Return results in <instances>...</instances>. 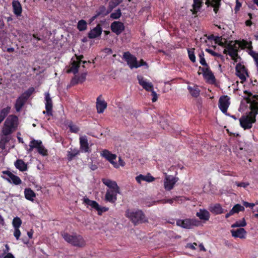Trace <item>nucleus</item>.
<instances>
[{
    "label": "nucleus",
    "instance_id": "1",
    "mask_svg": "<svg viewBox=\"0 0 258 258\" xmlns=\"http://www.w3.org/2000/svg\"><path fill=\"white\" fill-rule=\"evenodd\" d=\"M251 111L249 114L242 116L239 119L240 125L244 130L250 128L255 121V115L258 114V95L255 96L250 104Z\"/></svg>",
    "mask_w": 258,
    "mask_h": 258
},
{
    "label": "nucleus",
    "instance_id": "2",
    "mask_svg": "<svg viewBox=\"0 0 258 258\" xmlns=\"http://www.w3.org/2000/svg\"><path fill=\"white\" fill-rule=\"evenodd\" d=\"M19 125V119L17 116L14 115H9L4 122L2 128L1 140L8 142L9 139L6 136L11 135L15 132Z\"/></svg>",
    "mask_w": 258,
    "mask_h": 258
},
{
    "label": "nucleus",
    "instance_id": "3",
    "mask_svg": "<svg viewBox=\"0 0 258 258\" xmlns=\"http://www.w3.org/2000/svg\"><path fill=\"white\" fill-rule=\"evenodd\" d=\"M125 216L135 225L148 222V219L141 210H127L125 212Z\"/></svg>",
    "mask_w": 258,
    "mask_h": 258
},
{
    "label": "nucleus",
    "instance_id": "4",
    "mask_svg": "<svg viewBox=\"0 0 258 258\" xmlns=\"http://www.w3.org/2000/svg\"><path fill=\"white\" fill-rule=\"evenodd\" d=\"M203 0H194L192 5L193 9L191 10L193 14H195L200 10ZM220 0H206L205 4L208 6H211L214 8L213 10L215 13H217L219 6Z\"/></svg>",
    "mask_w": 258,
    "mask_h": 258
},
{
    "label": "nucleus",
    "instance_id": "5",
    "mask_svg": "<svg viewBox=\"0 0 258 258\" xmlns=\"http://www.w3.org/2000/svg\"><path fill=\"white\" fill-rule=\"evenodd\" d=\"M64 239L68 243L77 247H83L86 244V242L83 237L80 235H70L67 233L61 234Z\"/></svg>",
    "mask_w": 258,
    "mask_h": 258
},
{
    "label": "nucleus",
    "instance_id": "6",
    "mask_svg": "<svg viewBox=\"0 0 258 258\" xmlns=\"http://www.w3.org/2000/svg\"><path fill=\"white\" fill-rule=\"evenodd\" d=\"M239 48V45L237 41H230L226 43L223 51L224 54H228L233 59L236 60L238 58L237 51Z\"/></svg>",
    "mask_w": 258,
    "mask_h": 258
},
{
    "label": "nucleus",
    "instance_id": "7",
    "mask_svg": "<svg viewBox=\"0 0 258 258\" xmlns=\"http://www.w3.org/2000/svg\"><path fill=\"white\" fill-rule=\"evenodd\" d=\"M123 56L131 69L138 68L142 66H146L148 67L147 63L143 59L138 62L137 58L128 52H124Z\"/></svg>",
    "mask_w": 258,
    "mask_h": 258
},
{
    "label": "nucleus",
    "instance_id": "8",
    "mask_svg": "<svg viewBox=\"0 0 258 258\" xmlns=\"http://www.w3.org/2000/svg\"><path fill=\"white\" fill-rule=\"evenodd\" d=\"M201 224V222L197 219H178L176 221V225L185 229H191L194 227H198Z\"/></svg>",
    "mask_w": 258,
    "mask_h": 258
},
{
    "label": "nucleus",
    "instance_id": "9",
    "mask_svg": "<svg viewBox=\"0 0 258 258\" xmlns=\"http://www.w3.org/2000/svg\"><path fill=\"white\" fill-rule=\"evenodd\" d=\"M83 203L95 209L97 211L99 215H101L103 212H106L108 210L107 208L100 207L96 202L90 200L87 198H84L83 199Z\"/></svg>",
    "mask_w": 258,
    "mask_h": 258
},
{
    "label": "nucleus",
    "instance_id": "10",
    "mask_svg": "<svg viewBox=\"0 0 258 258\" xmlns=\"http://www.w3.org/2000/svg\"><path fill=\"white\" fill-rule=\"evenodd\" d=\"M83 58V55L76 56V58H72L71 63L70 64V68L67 70V73H73L76 74L78 72V68L80 66L82 58Z\"/></svg>",
    "mask_w": 258,
    "mask_h": 258
},
{
    "label": "nucleus",
    "instance_id": "11",
    "mask_svg": "<svg viewBox=\"0 0 258 258\" xmlns=\"http://www.w3.org/2000/svg\"><path fill=\"white\" fill-rule=\"evenodd\" d=\"M178 181V178L172 175L165 174V177L164 180V186L166 190H170L172 189L175 183Z\"/></svg>",
    "mask_w": 258,
    "mask_h": 258
},
{
    "label": "nucleus",
    "instance_id": "12",
    "mask_svg": "<svg viewBox=\"0 0 258 258\" xmlns=\"http://www.w3.org/2000/svg\"><path fill=\"white\" fill-rule=\"evenodd\" d=\"M3 174L6 175L5 178L9 182L13 183L16 185H18L21 183V180L20 178L11 173L9 171H4L3 172Z\"/></svg>",
    "mask_w": 258,
    "mask_h": 258
},
{
    "label": "nucleus",
    "instance_id": "13",
    "mask_svg": "<svg viewBox=\"0 0 258 258\" xmlns=\"http://www.w3.org/2000/svg\"><path fill=\"white\" fill-rule=\"evenodd\" d=\"M137 79L139 84L147 91H151L153 90V85L151 82L148 81L142 76H138Z\"/></svg>",
    "mask_w": 258,
    "mask_h": 258
},
{
    "label": "nucleus",
    "instance_id": "14",
    "mask_svg": "<svg viewBox=\"0 0 258 258\" xmlns=\"http://www.w3.org/2000/svg\"><path fill=\"white\" fill-rule=\"evenodd\" d=\"M45 100L46 111H43V113L45 114L46 113L49 116L52 115V101L48 92L45 93Z\"/></svg>",
    "mask_w": 258,
    "mask_h": 258
},
{
    "label": "nucleus",
    "instance_id": "15",
    "mask_svg": "<svg viewBox=\"0 0 258 258\" xmlns=\"http://www.w3.org/2000/svg\"><path fill=\"white\" fill-rule=\"evenodd\" d=\"M230 105L229 98L227 96L221 97L219 100V107L220 110L225 113Z\"/></svg>",
    "mask_w": 258,
    "mask_h": 258
},
{
    "label": "nucleus",
    "instance_id": "16",
    "mask_svg": "<svg viewBox=\"0 0 258 258\" xmlns=\"http://www.w3.org/2000/svg\"><path fill=\"white\" fill-rule=\"evenodd\" d=\"M119 193V189H107L105 194V199L106 201L114 203L117 199V194Z\"/></svg>",
    "mask_w": 258,
    "mask_h": 258
},
{
    "label": "nucleus",
    "instance_id": "17",
    "mask_svg": "<svg viewBox=\"0 0 258 258\" xmlns=\"http://www.w3.org/2000/svg\"><path fill=\"white\" fill-rule=\"evenodd\" d=\"M236 75L242 81H245L248 76L247 71L244 66L241 64H237L236 67Z\"/></svg>",
    "mask_w": 258,
    "mask_h": 258
},
{
    "label": "nucleus",
    "instance_id": "18",
    "mask_svg": "<svg viewBox=\"0 0 258 258\" xmlns=\"http://www.w3.org/2000/svg\"><path fill=\"white\" fill-rule=\"evenodd\" d=\"M230 232L233 237L240 239L245 238L246 235V231L243 228H240L236 230H231Z\"/></svg>",
    "mask_w": 258,
    "mask_h": 258
},
{
    "label": "nucleus",
    "instance_id": "19",
    "mask_svg": "<svg viewBox=\"0 0 258 258\" xmlns=\"http://www.w3.org/2000/svg\"><path fill=\"white\" fill-rule=\"evenodd\" d=\"M111 30L117 35L120 34L124 29L123 23L120 22H114L111 25Z\"/></svg>",
    "mask_w": 258,
    "mask_h": 258
},
{
    "label": "nucleus",
    "instance_id": "20",
    "mask_svg": "<svg viewBox=\"0 0 258 258\" xmlns=\"http://www.w3.org/2000/svg\"><path fill=\"white\" fill-rule=\"evenodd\" d=\"M106 102L101 98V97H98L96 100V108L97 112L99 113H102L106 108Z\"/></svg>",
    "mask_w": 258,
    "mask_h": 258
},
{
    "label": "nucleus",
    "instance_id": "21",
    "mask_svg": "<svg viewBox=\"0 0 258 258\" xmlns=\"http://www.w3.org/2000/svg\"><path fill=\"white\" fill-rule=\"evenodd\" d=\"M196 216L201 220L208 221L210 217V214L208 211L205 209H200L196 213Z\"/></svg>",
    "mask_w": 258,
    "mask_h": 258
},
{
    "label": "nucleus",
    "instance_id": "22",
    "mask_svg": "<svg viewBox=\"0 0 258 258\" xmlns=\"http://www.w3.org/2000/svg\"><path fill=\"white\" fill-rule=\"evenodd\" d=\"M102 33V28L100 25H97L95 28L91 30L88 33V37L91 39L97 38Z\"/></svg>",
    "mask_w": 258,
    "mask_h": 258
},
{
    "label": "nucleus",
    "instance_id": "23",
    "mask_svg": "<svg viewBox=\"0 0 258 258\" xmlns=\"http://www.w3.org/2000/svg\"><path fill=\"white\" fill-rule=\"evenodd\" d=\"M203 76L207 82L213 84L215 82V79L212 72L208 68L203 69Z\"/></svg>",
    "mask_w": 258,
    "mask_h": 258
},
{
    "label": "nucleus",
    "instance_id": "24",
    "mask_svg": "<svg viewBox=\"0 0 258 258\" xmlns=\"http://www.w3.org/2000/svg\"><path fill=\"white\" fill-rule=\"evenodd\" d=\"M155 179V178L149 173L147 175L140 174L136 177V180L139 184H141L142 181L151 182L154 181Z\"/></svg>",
    "mask_w": 258,
    "mask_h": 258
},
{
    "label": "nucleus",
    "instance_id": "25",
    "mask_svg": "<svg viewBox=\"0 0 258 258\" xmlns=\"http://www.w3.org/2000/svg\"><path fill=\"white\" fill-rule=\"evenodd\" d=\"M209 211L216 215L221 214L223 213V209L219 204L211 205L209 207Z\"/></svg>",
    "mask_w": 258,
    "mask_h": 258
},
{
    "label": "nucleus",
    "instance_id": "26",
    "mask_svg": "<svg viewBox=\"0 0 258 258\" xmlns=\"http://www.w3.org/2000/svg\"><path fill=\"white\" fill-rule=\"evenodd\" d=\"M25 95L22 94L16 101L15 108L16 110L18 112L21 110L25 102L27 100V97H25Z\"/></svg>",
    "mask_w": 258,
    "mask_h": 258
},
{
    "label": "nucleus",
    "instance_id": "27",
    "mask_svg": "<svg viewBox=\"0 0 258 258\" xmlns=\"http://www.w3.org/2000/svg\"><path fill=\"white\" fill-rule=\"evenodd\" d=\"M102 182L108 187V189H119L117 183L109 179H103Z\"/></svg>",
    "mask_w": 258,
    "mask_h": 258
},
{
    "label": "nucleus",
    "instance_id": "28",
    "mask_svg": "<svg viewBox=\"0 0 258 258\" xmlns=\"http://www.w3.org/2000/svg\"><path fill=\"white\" fill-rule=\"evenodd\" d=\"M80 149L85 152L89 151V144L86 136H81L80 137Z\"/></svg>",
    "mask_w": 258,
    "mask_h": 258
},
{
    "label": "nucleus",
    "instance_id": "29",
    "mask_svg": "<svg viewBox=\"0 0 258 258\" xmlns=\"http://www.w3.org/2000/svg\"><path fill=\"white\" fill-rule=\"evenodd\" d=\"M14 13L17 16H20L22 13V7L19 2L14 1L12 3Z\"/></svg>",
    "mask_w": 258,
    "mask_h": 258
},
{
    "label": "nucleus",
    "instance_id": "30",
    "mask_svg": "<svg viewBox=\"0 0 258 258\" xmlns=\"http://www.w3.org/2000/svg\"><path fill=\"white\" fill-rule=\"evenodd\" d=\"M15 167L21 171H25L27 170V165L22 160H17L15 163Z\"/></svg>",
    "mask_w": 258,
    "mask_h": 258
},
{
    "label": "nucleus",
    "instance_id": "31",
    "mask_svg": "<svg viewBox=\"0 0 258 258\" xmlns=\"http://www.w3.org/2000/svg\"><path fill=\"white\" fill-rule=\"evenodd\" d=\"M42 142L39 140H33L30 142L29 148L27 149L28 153L31 152L34 148L38 149L39 146L41 145Z\"/></svg>",
    "mask_w": 258,
    "mask_h": 258
},
{
    "label": "nucleus",
    "instance_id": "32",
    "mask_svg": "<svg viewBox=\"0 0 258 258\" xmlns=\"http://www.w3.org/2000/svg\"><path fill=\"white\" fill-rule=\"evenodd\" d=\"M25 197L28 200L33 201L36 197L35 192L30 188H26L24 191Z\"/></svg>",
    "mask_w": 258,
    "mask_h": 258
},
{
    "label": "nucleus",
    "instance_id": "33",
    "mask_svg": "<svg viewBox=\"0 0 258 258\" xmlns=\"http://www.w3.org/2000/svg\"><path fill=\"white\" fill-rule=\"evenodd\" d=\"M100 155L107 161L110 160L112 158H117V156L115 154H112L110 152L107 150H103L101 152Z\"/></svg>",
    "mask_w": 258,
    "mask_h": 258
},
{
    "label": "nucleus",
    "instance_id": "34",
    "mask_svg": "<svg viewBox=\"0 0 258 258\" xmlns=\"http://www.w3.org/2000/svg\"><path fill=\"white\" fill-rule=\"evenodd\" d=\"M188 89L192 97H197L200 94V90L196 86H194L193 87L188 86Z\"/></svg>",
    "mask_w": 258,
    "mask_h": 258
},
{
    "label": "nucleus",
    "instance_id": "35",
    "mask_svg": "<svg viewBox=\"0 0 258 258\" xmlns=\"http://www.w3.org/2000/svg\"><path fill=\"white\" fill-rule=\"evenodd\" d=\"M86 73H83L80 77H75L74 79H73L72 83L74 84L79 83H83L86 79Z\"/></svg>",
    "mask_w": 258,
    "mask_h": 258
},
{
    "label": "nucleus",
    "instance_id": "36",
    "mask_svg": "<svg viewBox=\"0 0 258 258\" xmlns=\"http://www.w3.org/2000/svg\"><path fill=\"white\" fill-rule=\"evenodd\" d=\"M10 107H7L0 110V123L4 120L5 117L10 112Z\"/></svg>",
    "mask_w": 258,
    "mask_h": 258
},
{
    "label": "nucleus",
    "instance_id": "37",
    "mask_svg": "<svg viewBox=\"0 0 258 258\" xmlns=\"http://www.w3.org/2000/svg\"><path fill=\"white\" fill-rule=\"evenodd\" d=\"M79 154V151L77 149H72L68 152V158L69 160H72L74 157Z\"/></svg>",
    "mask_w": 258,
    "mask_h": 258
},
{
    "label": "nucleus",
    "instance_id": "38",
    "mask_svg": "<svg viewBox=\"0 0 258 258\" xmlns=\"http://www.w3.org/2000/svg\"><path fill=\"white\" fill-rule=\"evenodd\" d=\"M246 223L244 220V218H243L242 220L236 221L235 223L231 225L232 228H235V227H243L246 226Z\"/></svg>",
    "mask_w": 258,
    "mask_h": 258
},
{
    "label": "nucleus",
    "instance_id": "39",
    "mask_svg": "<svg viewBox=\"0 0 258 258\" xmlns=\"http://www.w3.org/2000/svg\"><path fill=\"white\" fill-rule=\"evenodd\" d=\"M77 28L80 31H84L87 29V23L84 20L79 21L78 23Z\"/></svg>",
    "mask_w": 258,
    "mask_h": 258
},
{
    "label": "nucleus",
    "instance_id": "40",
    "mask_svg": "<svg viewBox=\"0 0 258 258\" xmlns=\"http://www.w3.org/2000/svg\"><path fill=\"white\" fill-rule=\"evenodd\" d=\"M122 2V0H111L109 4V12L111 11L113 8L118 6Z\"/></svg>",
    "mask_w": 258,
    "mask_h": 258
},
{
    "label": "nucleus",
    "instance_id": "41",
    "mask_svg": "<svg viewBox=\"0 0 258 258\" xmlns=\"http://www.w3.org/2000/svg\"><path fill=\"white\" fill-rule=\"evenodd\" d=\"M214 40L216 43H217L219 45L224 47L227 43L226 40L225 39L222 38L221 37H216L214 39Z\"/></svg>",
    "mask_w": 258,
    "mask_h": 258
},
{
    "label": "nucleus",
    "instance_id": "42",
    "mask_svg": "<svg viewBox=\"0 0 258 258\" xmlns=\"http://www.w3.org/2000/svg\"><path fill=\"white\" fill-rule=\"evenodd\" d=\"M12 224L14 228H19L22 224V221L19 217H15L13 219Z\"/></svg>",
    "mask_w": 258,
    "mask_h": 258
},
{
    "label": "nucleus",
    "instance_id": "43",
    "mask_svg": "<svg viewBox=\"0 0 258 258\" xmlns=\"http://www.w3.org/2000/svg\"><path fill=\"white\" fill-rule=\"evenodd\" d=\"M244 210V208L243 206L240 205V204L235 205L232 209L231 210L233 214L235 213H237L240 211H243Z\"/></svg>",
    "mask_w": 258,
    "mask_h": 258
},
{
    "label": "nucleus",
    "instance_id": "44",
    "mask_svg": "<svg viewBox=\"0 0 258 258\" xmlns=\"http://www.w3.org/2000/svg\"><path fill=\"white\" fill-rule=\"evenodd\" d=\"M37 150L39 153L43 156H46L47 155V151L43 146L42 143H41V145L39 146Z\"/></svg>",
    "mask_w": 258,
    "mask_h": 258
},
{
    "label": "nucleus",
    "instance_id": "45",
    "mask_svg": "<svg viewBox=\"0 0 258 258\" xmlns=\"http://www.w3.org/2000/svg\"><path fill=\"white\" fill-rule=\"evenodd\" d=\"M68 125L72 132L77 133L79 132V127L76 125L74 124L72 122H70Z\"/></svg>",
    "mask_w": 258,
    "mask_h": 258
},
{
    "label": "nucleus",
    "instance_id": "46",
    "mask_svg": "<svg viewBox=\"0 0 258 258\" xmlns=\"http://www.w3.org/2000/svg\"><path fill=\"white\" fill-rule=\"evenodd\" d=\"M237 43L239 45V47L242 48H248L251 45L250 43L245 40H242V41H237Z\"/></svg>",
    "mask_w": 258,
    "mask_h": 258
},
{
    "label": "nucleus",
    "instance_id": "47",
    "mask_svg": "<svg viewBox=\"0 0 258 258\" xmlns=\"http://www.w3.org/2000/svg\"><path fill=\"white\" fill-rule=\"evenodd\" d=\"M121 11L120 9H118L116 11H115L114 12L112 13L111 14L110 17L113 19H118L121 16Z\"/></svg>",
    "mask_w": 258,
    "mask_h": 258
},
{
    "label": "nucleus",
    "instance_id": "48",
    "mask_svg": "<svg viewBox=\"0 0 258 258\" xmlns=\"http://www.w3.org/2000/svg\"><path fill=\"white\" fill-rule=\"evenodd\" d=\"M188 54L190 60L195 62L196 61V56L194 54V49L188 50Z\"/></svg>",
    "mask_w": 258,
    "mask_h": 258
},
{
    "label": "nucleus",
    "instance_id": "49",
    "mask_svg": "<svg viewBox=\"0 0 258 258\" xmlns=\"http://www.w3.org/2000/svg\"><path fill=\"white\" fill-rule=\"evenodd\" d=\"M200 57V63L204 66H207V64L206 63V60L204 57V53L202 52L199 54Z\"/></svg>",
    "mask_w": 258,
    "mask_h": 258
},
{
    "label": "nucleus",
    "instance_id": "50",
    "mask_svg": "<svg viewBox=\"0 0 258 258\" xmlns=\"http://www.w3.org/2000/svg\"><path fill=\"white\" fill-rule=\"evenodd\" d=\"M21 234V233L20 230H19V228H14L13 234L17 240H19L20 239Z\"/></svg>",
    "mask_w": 258,
    "mask_h": 258
},
{
    "label": "nucleus",
    "instance_id": "51",
    "mask_svg": "<svg viewBox=\"0 0 258 258\" xmlns=\"http://www.w3.org/2000/svg\"><path fill=\"white\" fill-rule=\"evenodd\" d=\"M116 159V158H112L111 159L108 161L113 165L114 168H119V165H118L117 163L115 161Z\"/></svg>",
    "mask_w": 258,
    "mask_h": 258
},
{
    "label": "nucleus",
    "instance_id": "52",
    "mask_svg": "<svg viewBox=\"0 0 258 258\" xmlns=\"http://www.w3.org/2000/svg\"><path fill=\"white\" fill-rule=\"evenodd\" d=\"M34 91V89L33 88H31L23 94L25 95V97H27V98L28 99V97L33 93Z\"/></svg>",
    "mask_w": 258,
    "mask_h": 258
},
{
    "label": "nucleus",
    "instance_id": "53",
    "mask_svg": "<svg viewBox=\"0 0 258 258\" xmlns=\"http://www.w3.org/2000/svg\"><path fill=\"white\" fill-rule=\"evenodd\" d=\"M235 184L239 187H243L244 188L246 187L248 185L249 183L247 182H235Z\"/></svg>",
    "mask_w": 258,
    "mask_h": 258
},
{
    "label": "nucleus",
    "instance_id": "54",
    "mask_svg": "<svg viewBox=\"0 0 258 258\" xmlns=\"http://www.w3.org/2000/svg\"><path fill=\"white\" fill-rule=\"evenodd\" d=\"M151 92H152V95L153 96V98L152 99V102H155L158 99V95L153 90Z\"/></svg>",
    "mask_w": 258,
    "mask_h": 258
},
{
    "label": "nucleus",
    "instance_id": "55",
    "mask_svg": "<svg viewBox=\"0 0 258 258\" xmlns=\"http://www.w3.org/2000/svg\"><path fill=\"white\" fill-rule=\"evenodd\" d=\"M241 4L238 2V0H236V6L235 8V11L237 12L238 11H239L240 8L241 7Z\"/></svg>",
    "mask_w": 258,
    "mask_h": 258
},
{
    "label": "nucleus",
    "instance_id": "56",
    "mask_svg": "<svg viewBox=\"0 0 258 258\" xmlns=\"http://www.w3.org/2000/svg\"><path fill=\"white\" fill-rule=\"evenodd\" d=\"M243 205L244 206H245L246 207L253 208V206H254V204H252V203H248L247 202H243Z\"/></svg>",
    "mask_w": 258,
    "mask_h": 258
},
{
    "label": "nucleus",
    "instance_id": "57",
    "mask_svg": "<svg viewBox=\"0 0 258 258\" xmlns=\"http://www.w3.org/2000/svg\"><path fill=\"white\" fill-rule=\"evenodd\" d=\"M197 245V244L196 243H188L187 244V247H188V248H190L192 249H196V247H195V246Z\"/></svg>",
    "mask_w": 258,
    "mask_h": 258
},
{
    "label": "nucleus",
    "instance_id": "58",
    "mask_svg": "<svg viewBox=\"0 0 258 258\" xmlns=\"http://www.w3.org/2000/svg\"><path fill=\"white\" fill-rule=\"evenodd\" d=\"M118 165L119 166H124L125 165L124 162L121 159L120 157L118 158V163H117Z\"/></svg>",
    "mask_w": 258,
    "mask_h": 258
},
{
    "label": "nucleus",
    "instance_id": "59",
    "mask_svg": "<svg viewBox=\"0 0 258 258\" xmlns=\"http://www.w3.org/2000/svg\"><path fill=\"white\" fill-rule=\"evenodd\" d=\"M4 258H15V256L11 253H8Z\"/></svg>",
    "mask_w": 258,
    "mask_h": 258
},
{
    "label": "nucleus",
    "instance_id": "60",
    "mask_svg": "<svg viewBox=\"0 0 258 258\" xmlns=\"http://www.w3.org/2000/svg\"><path fill=\"white\" fill-rule=\"evenodd\" d=\"M179 198H180V197H177L175 199H169V200L166 201L165 203L172 204L174 200H176L178 199Z\"/></svg>",
    "mask_w": 258,
    "mask_h": 258
},
{
    "label": "nucleus",
    "instance_id": "61",
    "mask_svg": "<svg viewBox=\"0 0 258 258\" xmlns=\"http://www.w3.org/2000/svg\"><path fill=\"white\" fill-rule=\"evenodd\" d=\"M232 215H233V213H232L231 210H230L228 213H227L226 214L225 218H228V217H229L230 216H231Z\"/></svg>",
    "mask_w": 258,
    "mask_h": 258
},
{
    "label": "nucleus",
    "instance_id": "62",
    "mask_svg": "<svg viewBox=\"0 0 258 258\" xmlns=\"http://www.w3.org/2000/svg\"><path fill=\"white\" fill-rule=\"evenodd\" d=\"M206 51H208V52H209L210 53L212 54L213 55H216V53L214 52L213 50H212L211 49H207Z\"/></svg>",
    "mask_w": 258,
    "mask_h": 258
},
{
    "label": "nucleus",
    "instance_id": "63",
    "mask_svg": "<svg viewBox=\"0 0 258 258\" xmlns=\"http://www.w3.org/2000/svg\"><path fill=\"white\" fill-rule=\"evenodd\" d=\"M27 235L30 238H32L33 236V232L31 231H29L27 232Z\"/></svg>",
    "mask_w": 258,
    "mask_h": 258
},
{
    "label": "nucleus",
    "instance_id": "64",
    "mask_svg": "<svg viewBox=\"0 0 258 258\" xmlns=\"http://www.w3.org/2000/svg\"><path fill=\"white\" fill-rule=\"evenodd\" d=\"M245 24L246 26H250L252 24V22L250 20H247Z\"/></svg>",
    "mask_w": 258,
    "mask_h": 258
}]
</instances>
